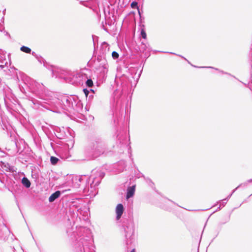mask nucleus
I'll list each match as a JSON object with an SVG mask.
<instances>
[{
	"instance_id": "0eeeda50",
	"label": "nucleus",
	"mask_w": 252,
	"mask_h": 252,
	"mask_svg": "<svg viewBox=\"0 0 252 252\" xmlns=\"http://www.w3.org/2000/svg\"><path fill=\"white\" fill-rule=\"evenodd\" d=\"M86 85L89 87H92L93 86V82L92 79H88L86 81Z\"/></svg>"
},
{
	"instance_id": "6e6552de",
	"label": "nucleus",
	"mask_w": 252,
	"mask_h": 252,
	"mask_svg": "<svg viewBox=\"0 0 252 252\" xmlns=\"http://www.w3.org/2000/svg\"><path fill=\"white\" fill-rule=\"evenodd\" d=\"M141 35L144 39H146L147 34L144 29H142L141 31Z\"/></svg>"
},
{
	"instance_id": "423d86ee",
	"label": "nucleus",
	"mask_w": 252,
	"mask_h": 252,
	"mask_svg": "<svg viewBox=\"0 0 252 252\" xmlns=\"http://www.w3.org/2000/svg\"><path fill=\"white\" fill-rule=\"evenodd\" d=\"M50 161L53 165H55L59 161V159L56 157H51L50 158Z\"/></svg>"
},
{
	"instance_id": "20e7f679",
	"label": "nucleus",
	"mask_w": 252,
	"mask_h": 252,
	"mask_svg": "<svg viewBox=\"0 0 252 252\" xmlns=\"http://www.w3.org/2000/svg\"><path fill=\"white\" fill-rule=\"evenodd\" d=\"M22 184L27 188L31 186L30 181L26 177L22 179Z\"/></svg>"
},
{
	"instance_id": "39448f33",
	"label": "nucleus",
	"mask_w": 252,
	"mask_h": 252,
	"mask_svg": "<svg viewBox=\"0 0 252 252\" xmlns=\"http://www.w3.org/2000/svg\"><path fill=\"white\" fill-rule=\"evenodd\" d=\"M20 50L22 52L26 53H30L31 52V49L30 48L24 46H22Z\"/></svg>"
},
{
	"instance_id": "f257e3e1",
	"label": "nucleus",
	"mask_w": 252,
	"mask_h": 252,
	"mask_svg": "<svg viewBox=\"0 0 252 252\" xmlns=\"http://www.w3.org/2000/svg\"><path fill=\"white\" fill-rule=\"evenodd\" d=\"M124 209L123 204H119L117 205L116 209V212L117 214L116 219L117 220H119L121 218L124 212Z\"/></svg>"
},
{
	"instance_id": "f8f14e48",
	"label": "nucleus",
	"mask_w": 252,
	"mask_h": 252,
	"mask_svg": "<svg viewBox=\"0 0 252 252\" xmlns=\"http://www.w3.org/2000/svg\"><path fill=\"white\" fill-rule=\"evenodd\" d=\"M130 252H135V249H133Z\"/></svg>"
},
{
	"instance_id": "7ed1b4c3",
	"label": "nucleus",
	"mask_w": 252,
	"mask_h": 252,
	"mask_svg": "<svg viewBox=\"0 0 252 252\" xmlns=\"http://www.w3.org/2000/svg\"><path fill=\"white\" fill-rule=\"evenodd\" d=\"M61 195V192L60 191H56L55 192L51 194L49 198V201L50 202H53L55 200L58 198Z\"/></svg>"
},
{
	"instance_id": "9d476101",
	"label": "nucleus",
	"mask_w": 252,
	"mask_h": 252,
	"mask_svg": "<svg viewBox=\"0 0 252 252\" xmlns=\"http://www.w3.org/2000/svg\"><path fill=\"white\" fill-rule=\"evenodd\" d=\"M131 7L132 8H137L138 9V7L137 6V2H136V1H133L131 3V5H130Z\"/></svg>"
},
{
	"instance_id": "9b49d317",
	"label": "nucleus",
	"mask_w": 252,
	"mask_h": 252,
	"mask_svg": "<svg viewBox=\"0 0 252 252\" xmlns=\"http://www.w3.org/2000/svg\"><path fill=\"white\" fill-rule=\"evenodd\" d=\"M83 92H84V94H85L86 96L87 97L89 94V91L87 89H84L83 90Z\"/></svg>"
},
{
	"instance_id": "f03ea898",
	"label": "nucleus",
	"mask_w": 252,
	"mask_h": 252,
	"mask_svg": "<svg viewBox=\"0 0 252 252\" xmlns=\"http://www.w3.org/2000/svg\"><path fill=\"white\" fill-rule=\"evenodd\" d=\"M135 190V185L129 187L127 188L126 193V199L131 197L134 194Z\"/></svg>"
},
{
	"instance_id": "1a4fd4ad",
	"label": "nucleus",
	"mask_w": 252,
	"mask_h": 252,
	"mask_svg": "<svg viewBox=\"0 0 252 252\" xmlns=\"http://www.w3.org/2000/svg\"><path fill=\"white\" fill-rule=\"evenodd\" d=\"M112 56L114 59H116L119 58V54L115 51H113L112 53Z\"/></svg>"
}]
</instances>
